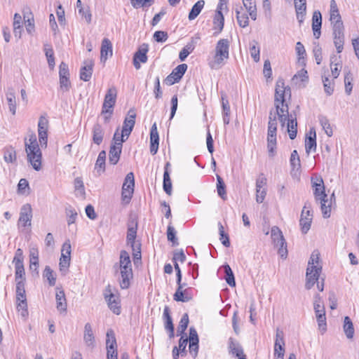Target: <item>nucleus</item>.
<instances>
[{"label": "nucleus", "instance_id": "1", "mask_svg": "<svg viewBox=\"0 0 359 359\" xmlns=\"http://www.w3.org/2000/svg\"><path fill=\"white\" fill-rule=\"evenodd\" d=\"M276 110L271 109L269 114V122L267 128V149L269 155L271 157L274 156L276 149V135H277V118L276 116L285 115L290 116L288 111V106L285 102L274 103Z\"/></svg>", "mask_w": 359, "mask_h": 359}, {"label": "nucleus", "instance_id": "2", "mask_svg": "<svg viewBox=\"0 0 359 359\" xmlns=\"http://www.w3.org/2000/svg\"><path fill=\"white\" fill-rule=\"evenodd\" d=\"M113 269L115 275L117 276L120 287L123 290L129 288L131 280L133 278V272L129 253L126 250H121L120 252L119 262L114 265Z\"/></svg>", "mask_w": 359, "mask_h": 359}, {"label": "nucleus", "instance_id": "3", "mask_svg": "<svg viewBox=\"0 0 359 359\" xmlns=\"http://www.w3.org/2000/svg\"><path fill=\"white\" fill-rule=\"evenodd\" d=\"M28 137V141L27 139L25 140L27 160L32 168L35 170L39 171L41 168L42 153L39 148L35 133L32 132L29 134Z\"/></svg>", "mask_w": 359, "mask_h": 359}, {"label": "nucleus", "instance_id": "4", "mask_svg": "<svg viewBox=\"0 0 359 359\" xmlns=\"http://www.w3.org/2000/svg\"><path fill=\"white\" fill-rule=\"evenodd\" d=\"M230 41L227 39H219L215 46L214 55L208 62L212 69H218L229 57Z\"/></svg>", "mask_w": 359, "mask_h": 359}, {"label": "nucleus", "instance_id": "5", "mask_svg": "<svg viewBox=\"0 0 359 359\" xmlns=\"http://www.w3.org/2000/svg\"><path fill=\"white\" fill-rule=\"evenodd\" d=\"M320 254L317 250L312 252L308 262V267L306 273L305 287L306 290L311 289L315 283L320 279L322 271V266L318 265Z\"/></svg>", "mask_w": 359, "mask_h": 359}, {"label": "nucleus", "instance_id": "6", "mask_svg": "<svg viewBox=\"0 0 359 359\" xmlns=\"http://www.w3.org/2000/svg\"><path fill=\"white\" fill-rule=\"evenodd\" d=\"M271 238L276 248L278 253L283 259L287 256V250L285 241L280 229L277 226H273L271 230Z\"/></svg>", "mask_w": 359, "mask_h": 359}, {"label": "nucleus", "instance_id": "7", "mask_svg": "<svg viewBox=\"0 0 359 359\" xmlns=\"http://www.w3.org/2000/svg\"><path fill=\"white\" fill-rule=\"evenodd\" d=\"M103 295L109 309L116 315L120 314L121 310V300L118 294L113 293L110 285L105 287Z\"/></svg>", "mask_w": 359, "mask_h": 359}, {"label": "nucleus", "instance_id": "8", "mask_svg": "<svg viewBox=\"0 0 359 359\" xmlns=\"http://www.w3.org/2000/svg\"><path fill=\"white\" fill-rule=\"evenodd\" d=\"M71 259V244L69 241L63 243L61 250V257L60 259V271L62 275L65 276L68 271Z\"/></svg>", "mask_w": 359, "mask_h": 359}, {"label": "nucleus", "instance_id": "9", "mask_svg": "<svg viewBox=\"0 0 359 359\" xmlns=\"http://www.w3.org/2000/svg\"><path fill=\"white\" fill-rule=\"evenodd\" d=\"M311 209V203L309 202L305 203L303 210L302 211L301 218L299 219L301 231L304 234H306L311 228L313 219V215Z\"/></svg>", "mask_w": 359, "mask_h": 359}, {"label": "nucleus", "instance_id": "10", "mask_svg": "<svg viewBox=\"0 0 359 359\" xmlns=\"http://www.w3.org/2000/svg\"><path fill=\"white\" fill-rule=\"evenodd\" d=\"M135 187V177L134 174L130 172L126 176L123 187H122V198L126 202H129L132 198Z\"/></svg>", "mask_w": 359, "mask_h": 359}, {"label": "nucleus", "instance_id": "11", "mask_svg": "<svg viewBox=\"0 0 359 359\" xmlns=\"http://www.w3.org/2000/svg\"><path fill=\"white\" fill-rule=\"evenodd\" d=\"M48 120L44 116H41L38 122L39 142L42 148L47 147Z\"/></svg>", "mask_w": 359, "mask_h": 359}, {"label": "nucleus", "instance_id": "12", "mask_svg": "<svg viewBox=\"0 0 359 359\" xmlns=\"http://www.w3.org/2000/svg\"><path fill=\"white\" fill-rule=\"evenodd\" d=\"M106 346L107 359H117L116 340L112 330H109L107 332Z\"/></svg>", "mask_w": 359, "mask_h": 359}, {"label": "nucleus", "instance_id": "13", "mask_svg": "<svg viewBox=\"0 0 359 359\" xmlns=\"http://www.w3.org/2000/svg\"><path fill=\"white\" fill-rule=\"evenodd\" d=\"M285 341L283 339V332L280 330H276V341L274 344V357L275 359H284L285 354Z\"/></svg>", "mask_w": 359, "mask_h": 359}, {"label": "nucleus", "instance_id": "14", "mask_svg": "<svg viewBox=\"0 0 359 359\" xmlns=\"http://www.w3.org/2000/svg\"><path fill=\"white\" fill-rule=\"evenodd\" d=\"M117 97V90L115 87L108 89L104 99L102 109H104L105 112H109L107 109L114 110Z\"/></svg>", "mask_w": 359, "mask_h": 359}, {"label": "nucleus", "instance_id": "15", "mask_svg": "<svg viewBox=\"0 0 359 359\" xmlns=\"http://www.w3.org/2000/svg\"><path fill=\"white\" fill-rule=\"evenodd\" d=\"M32 218V210L29 203L23 205L20 209V217L18 219V224L22 226H31V221Z\"/></svg>", "mask_w": 359, "mask_h": 359}, {"label": "nucleus", "instance_id": "16", "mask_svg": "<svg viewBox=\"0 0 359 359\" xmlns=\"http://www.w3.org/2000/svg\"><path fill=\"white\" fill-rule=\"evenodd\" d=\"M136 112L134 109H130L123 121L122 133L126 135V139L130 135L135 123Z\"/></svg>", "mask_w": 359, "mask_h": 359}, {"label": "nucleus", "instance_id": "17", "mask_svg": "<svg viewBox=\"0 0 359 359\" xmlns=\"http://www.w3.org/2000/svg\"><path fill=\"white\" fill-rule=\"evenodd\" d=\"M330 20L332 25V29H336L337 25L340 26L341 28H344L343 22L341 20V15L339 14L337 3L334 0L330 1Z\"/></svg>", "mask_w": 359, "mask_h": 359}, {"label": "nucleus", "instance_id": "18", "mask_svg": "<svg viewBox=\"0 0 359 359\" xmlns=\"http://www.w3.org/2000/svg\"><path fill=\"white\" fill-rule=\"evenodd\" d=\"M228 348L229 353L238 358V359H246L241 345L233 338L229 339Z\"/></svg>", "mask_w": 359, "mask_h": 359}, {"label": "nucleus", "instance_id": "19", "mask_svg": "<svg viewBox=\"0 0 359 359\" xmlns=\"http://www.w3.org/2000/svg\"><path fill=\"white\" fill-rule=\"evenodd\" d=\"M344 28H341L339 25H337L336 29H333L334 43L338 53H340L344 48Z\"/></svg>", "mask_w": 359, "mask_h": 359}, {"label": "nucleus", "instance_id": "20", "mask_svg": "<svg viewBox=\"0 0 359 359\" xmlns=\"http://www.w3.org/2000/svg\"><path fill=\"white\" fill-rule=\"evenodd\" d=\"M312 187H313V195L316 202H318L319 199L327 197L322 178L317 179L316 182L312 181Z\"/></svg>", "mask_w": 359, "mask_h": 359}, {"label": "nucleus", "instance_id": "21", "mask_svg": "<svg viewBox=\"0 0 359 359\" xmlns=\"http://www.w3.org/2000/svg\"><path fill=\"white\" fill-rule=\"evenodd\" d=\"M159 144V137L156 123H154L150 131V152L152 155L157 153Z\"/></svg>", "mask_w": 359, "mask_h": 359}, {"label": "nucleus", "instance_id": "22", "mask_svg": "<svg viewBox=\"0 0 359 359\" xmlns=\"http://www.w3.org/2000/svg\"><path fill=\"white\" fill-rule=\"evenodd\" d=\"M94 62L93 60L88 59L83 62V66L80 71V79L84 81H88L93 74V67Z\"/></svg>", "mask_w": 359, "mask_h": 359}, {"label": "nucleus", "instance_id": "23", "mask_svg": "<svg viewBox=\"0 0 359 359\" xmlns=\"http://www.w3.org/2000/svg\"><path fill=\"white\" fill-rule=\"evenodd\" d=\"M113 53L112 44L109 39L105 38L102 40L101 50H100V60L102 62H105L109 57H111Z\"/></svg>", "mask_w": 359, "mask_h": 359}, {"label": "nucleus", "instance_id": "24", "mask_svg": "<svg viewBox=\"0 0 359 359\" xmlns=\"http://www.w3.org/2000/svg\"><path fill=\"white\" fill-rule=\"evenodd\" d=\"M148 51V48L147 46H142L138 51H137L133 57V65L136 69H139L140 68V62L142 63H145L147 61V53Z\"/></svg>", "mask_w": 359, "mask_h": 359}, {"label": "nucleus", "instance_id": "25", "mask_svg": "<svg viewBox=\"0 0 359 359\" xmlns=\"http://www.w3.org/2000/svg\"><path fill=\"white\" fill-rule=\"evenodd\" d=\"M56 290V308L60 313H65L67 311V304L65 292L63 290H59L57 287Z\"/></svg>", "mask_w": 359, "mask_h": 359}, {"label": "nucleus", "instance_id": "26", "mask_svg": "<svg viewBox=\"0 0 359 359\" xmlns=\"http://www.w3.org/2000/svg\"><path fill=\"white\" fill-rule=\"evenodd\" d=\"M305 149L306 153L316 149V133L314 128H310L305 140Z\"/></svg>", "mask_w": 359, "mask_h": 359}, {"label": "nucleus", "instance_id": "27", "mask_svg": "<svg viewBox=\"0 0 359 359\" xmlns=\"http://www.w3.org/2000/svg\"><path fill=\"white\" fill-rule=\"evenodd\" d=\"M83 341L86 345L93 349L95 345V336L93 332L92 326L89 323H86L84 326Z\"/></svg>", "mask_w": 359, "mask_h": 359}, {"label": "nucleus", "instance_id": "28", "mask_svg": "<svg viewBox=\"0 0 359 359\" xmlns=\"http://www.w3.org/2000/svg\"><path fill=\"white\" fill-rule=\"evenodd\" d=\"M287 88L285 87L283 80L279 79L276 82L274 103L285 102V94ZM290 91V88L287 89Z\"/></svg>", "mask_w": 359, "mask_h": 359}, {"label": "nucleus", "instance_id": "29", "mask_svg": "<svg viewBox=\"0 0 359 359\" xmlns=\"http://www.w3.org/2000/svg\"><path fill=\"white\" fill-rule=\"evenodd\" d=\"M122 151V144L120 142L116 143V145H111L110 147L109 153V161L112 165H116L120 158V156Z\"/></svg>", "mask_w": 359, "mask_h": 359}, {"label": "nucleus", "instance_id": "30", "mask_svg": "<svg viewBox=\"0 0 359 359\" xmlns=\"http://www.w3.org/2000/svg\"><path fill=\"white\" fill-rule=\"evenodd\" d=\"M173 299L176 302H188L191 300L192 297L189 292L188 289L182 290V285L177 287Z\"/></svg>", "mask_w": 359, "mask_h": 359}, {"label": "nucleus", "instance_id": "31", "mask_svg": "<svg viewBox=\"0 0 359 359\" xmlns=\"http://www.w3.org/2000/svg\"><path fill=\"white\" fill-rule=\"evenodd\" d=\"M297 19L299 23L303 22L306 10V0H294Z\"/></svg>", "mask_w": 359, "mask_h": 359}, {"label": "nucleus", "instance_id": "32", "mask_svg": "<svg viewBox=\"0 0 359 359\" xmlns=\"http://www.w3.org/2000/svg\"><path fill=\"white\" fill-rule=\"evenodd\" d=\"M221 99L222 106L223 122L224 125H228L230 122L231 113L229 102V100L226 99V95L225 93H222Z\"/></svg>", "mask_w": 359, "mask_h": 359}, {"label": "nucleus", "instance_id": "33", "mask_svg": "<svg viewBox=\"0 0 359 359\" xmlns=\"http://www.w3.org/2000/svg\"><path fill=\"white\" fill-rule=\"evenodd\" d=\"M163 316L165 320V328L170 332V337L172 338L174 337V325L170 315L169 307L167 306L164 308Z\"/></svg>", "mask_w": 359, "mask_h": 359}, {"label": "nucleus", "instance_id": "34", "mask_svg": "<svg viewBox=\"0 0 359 359\" xmlns=\"http://www.w3.org/2000/svg\"><path fill=\"white\" fill-rule=\"evenodd\" d=\"M343 330L347 339H352L353 338L355 330L353 322L348 316L344 318Z\"/></svg>", "mask_w": 359, "mask_h": 359}, {"label": "nucleus", "instance_id": "35", "mask_svg": "<svg viewBox=\"0 0 359 359\" xmlns=\"http://www.w3.org/2000/svg\"><path fill=\"white\" fill-rule=\"evenodd\" d=\"M313 309L316 317L325 316V310L323 299L319 294L314 296Z\"/></svg>", "mask_w": 359, "mask_h": 359}, {"label": "nucleus", "instance_id": "36", "mask_svg": "<svg viewBox=\"0 0 359 359\" xmlns=\"http://www.w3.org/2000/svg\"><path fill=\"white\" fill-rule=\"evenodd\" d=\"M137 223L129 222L128 224L127 242L134 248L135 240L137 235Z\"/></svg>", "mask_w": 359, "mask_h": 359}, {"label": "nucleus", "instance_id": "37", "mask_svg": "<svg viewBox=\"0 0 359 359\" xmlns=\"http://www.w3.org/2000/svg\"><path fill=\"white\" fill-rule=\"evenodd\" d=\"M93 141L97 145H100L103 140L104 137V130L102 126L99 123H96L93 128Z\"/></svg>", "mask_w": 359, "mask_h": 359}, {"label": "nucleus", "instance_id": "38", "mask_svg": "<svg viewBox=\"0 0 359 359\" xmlns=\"http://www.w3.org/2000/svg\"><path fill=\"white\" fill-rule=\"evenodd\" d=\"M243 6L248 11L251 19L255 20L257 16V6L255 0H242Z\"/></svg>", "mask_w": 359, "mask_h": 359}, {"label": "nucleus", "instance_id": "39", "mask_svg": "<svg viewBox=\"0 0 359 359\" xmlns=\"http://www.w3.org/2000/svg\"><path fill=\"white\" fill-rule=\"evenodd\" d=\"M318 202L320 204V209L324 218H329L331 214L332 210V201H329L327 196L319 199Z\"/></svg>", "mask_w": 359, "mask_h": 359}, {"label": "nucleus", "instance_id": "40", "mask_svg": "<svg viewBox=\"0 0 359 359\" xmlns=\"http://www.w3.org/2000/svg\"><path fill=\"white\" fill-rule=\"evenodd\" d=\"M6 100L8 104L9 110L13 115L16 113V99L14 90L13 88H9L6 93Z\"/></svg>", "mask_w": 359, "mask_h": 359}, {"label": "nucleus", "instance_id": "41", "mask_svg": "<svg viewBox=\"0 0 359 359\" xmlns=\"http://www.w3.org/2000/svg\"><path fill=\"white\" fill-rule=\"evenodd\" d=\"M224 25V18L222 13L216 11L213 19L214 29H217L215 34H219L222 31Z\"/></svg>", "mask_w": 359, "mask_h": 359}, {"label": "nucleus", "instance_id": "42", "mask_svg": "<svg viewBox=\"0 0 359 359\" xmlns=\"http://www.w3.org/2000/svg\"><path fill=\"white\" fill-rule=\"evenodd\" d=\"M205 5V1L203 0L198 1L191 8L189 13V20H193L197 18V16L200 14L202 9L203 8Z\"/></svg>", "mask_w": 359, "mask_h": 359}, {"label": "nucleus", "instance_id": "43", "mask_svg": "<svg viewBox=\"0 0 359 359\" xmlns=\"http://www.w3.org/2000/svg\"><path fill=\"white\" fill-rule=\"evenodd\" d=\"M105 160H106V152L105 151H101L97 156L95 169L97 170V172L99 175L104 171L105 169Z\"/></svg>", "mask_w": 359, "mask_h": 359}, {"label": "nucleus", "instance_id": "44", "mask_svg": "<svg viewBox=\"0 0 359 359\" xmlns=\"http://www.w3.org/2000/svg\"><path fill=\"white\" fill-rule=\"evenodd\" d=\"M297 123L296 118H294L292 115L290 114V118L288 120V122L287 123V127L289 137L291 140H294L297 136Z\"/></svg>", "mask_w": 359, "mask_h": 359}, {"label": "nucleus", "instance_id": "45", "mask_svg": "<svg viewBox=\"0 0 359 359\" xmlns=\"http://www.w3.org/2000/svg\"><path fill=\"white\" fill-rule=\"evenodd\" d=\"M243 8L240 6L239 8L236 9V19L239 26L241 27H246L249 25V18L247 14L241 12Z\"/></svg>", "mask_w": 359, "mask_h": 359}, {"label": "nucleus", "instance_id": "46", "mask_svg": "<svg viewBox=\"0 0 359 359\" xmlns=\"http://www.w3.org/2000/svg\"><path fill=\"white\" fill-rule=\"evenodd\" d=\"M16 301L27 300L25 289V280H20L16 283Z\"/></svg>", "mask_w": 359, "mask_h": 359}, {"label": "nucleus", "instance_id": "47", "mask_svg": "<svg viewBox=\"0 0 359 359\" xmlns=\"http://www.w3.org/2000/svg\"><path fill=\"white\" fill-rule=\"evenodd\" d=\"M65 214L67 216V221L68 225H71L75 223L76 219L78 216L77 210L72 207L71 205H67L65 208Z\"/></svg>", "mask_w": 359, "mask_h": 359}, {"label": "nucleus", "instance_id": "48", "mask_svg": "<svg viewBox=\"0 0 359 359\" xmlns=\"http://www.w3.org/2000/svg\"><path fill=\"white\" fill-rule=\"evenodd\" d=\"M187 64H181L177 66L172 71V76L175 77L174 81H180L187 69Z\"/></svg>", "mask_w": 359, "mask_h": 359}, {"label": "nucleus", "instance_id": "49", "mask_svg": "<svg viewBox=\"0 0 359 359\" xmlns=\"http://www.w3.org/2000/svg\"><path fill=\"white\" fill-rule=\"evenodd\" d=\"M44 52L47 58L48 66L50 69L55 67L54 52L52 47L48 44L44 45Z\"/></svg>", "mask_w": 359, "mask_h": 359}, {"label": "nucleus", "instance_id": "50", "mask_svg": "<svg viewBox=\"0 0 359 359\" xmlns=\"http://www.w3.org/2000/svg\"><path fill=\"white\" fill-rule=\"evenodd\" d=\"M250 53L254 61L257 62L260 60V48L258 46V43L256 41H253L250 43Z\"/></svg>", "mask_w": 359, "mask_h": 359}, {"label": "nucleus", "instance_id": "51", "mask_svg": "<svg viewBox=\"0 0 359 359\" xmlns=\"http://www.w3.org/2000/svg\"><path fill=\"white\" fill-rule=\"evenodd\" d=\"M318 120L325 133L327 136L331 137L333 134V131L327 118L320 115L318 116Z\"/></svg>", "mask_w": 359, "mask_h": 359}, {"label": "nucleus", "instance_id": "52", "mask_svg": "<svg viewBox=\"0 0 359 359\" xmlns=\"http://www.w3.org/2000/svg\"><path fill=\"white\" fill-rule=\"evenodd\" d=\"M217 191L218 195L223 199H226V186L222 180V178L219 175H217Z\"/></svg>", "mask_w": 359, "mask_h": 359}, {"label": "nucleus", "instance_id": "53", "mask_svg": "<svg viewBox=\"0 0 359 359\" xmlns=\"http://www.w3.org/2000/svg\"><path fill=\"white\" fill-rule=\"evenodd\" d=\"M224 269L225 272L224 278L226 282L229 286L234 287L236 285L235 278L231 267L226 264L224 266Z\"/></svg>", "mask_w": 359, "mask_h": 359}, {"label": "nucleus", "instance_id": "54", "mask_svg": "<svg viewBox=\"0 0 359 359\" xmlns=\"http://www.w3.org/2000/svg\"><path fill=\"white\" fill-rule=\"evenodd\" d=\"M30 257V268L32 269L35 267V269L39 266V252L35 248H32L29 250Z\"/></svg>", "mask_w": 359, "mask_h": 359}, {"label": "nucleus", "instance_id": "55", "mask_svg": "<svg viewBox=\"0 0 359 359\" xmlns=\"http://www.w3.org/2000/svg\"><path fill=\"white\" fill-rule=\"evenodd\" d=\"M43 277L46 278L48 283L50 286H54L56 283V277L54 274L53 271L50 268V266H46L43 273Z\"/></svg>", "mask_w": 359, "mask_h": 359}, {"label": "nucleus", "instance_id": "56", "mask_svg": "<svg viewBox=\"0 0 359 359\" xmlns=\"http://www.w3.org/2000/svg\"><path fill=\"white\" fill-rule=\"evenodd\" d=\"M322 25V15L319 11H315L312 17V28L320 30Z\"/></svg>", "mask_w": 359, "mask_h": 359}, {"label": "nucleus", "instance_id": "57", "mask_svg": "<svg viewBox=\"0 0 359 359\" xmlns=\"http://www.w3.org/2000/svg\"><path fill=\"white\" fill-rule=\"evenodd\" d=\"M15 264V282L18 283L20 280H24L25 276V269L23 263H14Z\"/></svg>", "mask_w": 359, "mask_h": 359}, {"label": "nucleus", "instance_id": "58", "mask_svg": "<svg viewBox=\"0 0 359 359\" xmlns=\"http://www.w3.org/2000/svg\"><path fill=\"white\" fill-rule=\"evenodd\" d=\"M17 309L22 318H26L28 316L27 300L17 301Z\"/></svg>", "mask_w": 359, "mask_h": 359}, {"label": "nucleus", "instance_id": "59", "mask_svg": "<svg viewBox=\"0 0 359 359\" xmlns=\"http://www.w3.org/2000/svg\"><path fill=\"white\" fill-rule=\"evenodd\" d=\"M154 0H130L131 5L135 8L151 6Z\"/></svg>", "mask_w": 359, "mask_h": 359}, {"label": "nucleus", "instance_id": "60", "mask_svg": "<svg viewBox=\"0 0 359 359\" xmlns=\"http://www.w3.org/2000/svg\"><path fill=\"white\" fill-rule=\"evenodd\" d=\"M290 164L293 170H299L301 167L299 156L296 150H294L291 154Z\"/></svg>", "mask_w": 359, "mask_h": 359}, {"label": "nucleus", "instance_id": "61", "mask_svg": "<svg viewBox=\"0 0 359 359\" xmlns=\"http://www.w3.org/2000/svg\"><path fill=\"white\" fill-rule=\"evenodd\" d=\"M323 83L324 86L325 92L327 95H330L334 92V86L332 81L325 75L323 76Z\"/></svg>", "mask_w": 359, "mask_h": 359}, {"label": "nucleus", "instance_id": "62", "mask_svg": "<svg viewBox=\"0 0 359 359\" xmlns=\"http://www.w3.org/2000/svg\"><path fill=\"white\" fill-rule=\"evenodd\" d=\"M218 226H219V236H220L219 239H220L222 243L225 247H229L230 245V241H229V236L227 234H226L224 233V226L222 224V223L219 222Z\"/></svg>", "mask_w": 359, "mask_h": 359}, {"label": "nucleus", "instance_id": "63", "mask_svg": "<svg viewBox=\"0 0 359 359\" xmlns=\"http://www.w3.org/2000/svg\"><path fill=\"white\" fill-rule=\"evenodd\" d=\"M334 59L336 60L335 55L331 57L330 68H331L332 75L333 78L336 79L339 75V72L341 71V66L338 63H335L334 65Z\"/></svg>", "mask_w": 359, "mask_h": 359}, {"label": "nucleus", "instance_id": "64", "mask_svg": "<svg viewBox=\"0 0 359 359\" xmlns=\"http://www.w3.org/2000/svg\"><path fill=\"white\" fill-rule=\"evenodd\" d=\"M4 158L7 163L14 162L16 159L15 151L13 149L6 150L4 151Z\"/></svg>", "mask_w": 359, "mask_h": 359}]
</instances>
